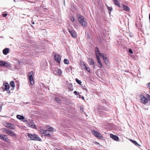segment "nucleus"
<instances>
[{"instance_id": "obj_1", "label": "nucleus", "mask_w": 150, "mask_h": 150, "mask_svg": "<svg viewBox=\"0 0 150 150\" xmlns=\"http://www.w3.org/2000/svg\"><path fill=\"white\" fill-rule=\"evenodd\" d=\"M78 21L80 24L84 27H86L87 25V23L86 19L81 15L78 16Z\"/></svg>"}, {"instance_id": "obj_2", "label": "nucleus", "mask_w": 150, "mask_h": 150, "mask_svg": "<svg viewBox=\"0 0 150 150\" xmlns=\"http://www.w3.org/2000/svg\"><path fill=\"white\" fill-rule=\"evenodd\" d=\"M28 136L30 140H35L38 141L40 140V138L37 135L28 134Z\"/></svg>"}, {"instance_id": "obj_3", "label": "nucleus", "mask_w": 150, "mask_h": 150, "mask_svg": "<svg viewBox=\"0 0 150 150\" xmlns=\"http://www.w3.org/2000/svg\"><path fill=\"white\" fill-rule=\"evenodd\" d=\"M33 73L32 71L30 72L28 74V78L30 82V84L33 85L34 83V81L33 78Z\"/></svg>"}, {"instance_id": "obj_4", "label": "nucleus", "mask_w": 150, "mask_h": 150, "mask_svg": "<svg viewBox=\"0 0 150 150\" xmlns=\"http://www.w3.org/2000/svg\"><path fill=\"white\" fill-rule=\"evenodd\" d=\"M139 97L140 99L141 102L143 104H146L148 103V100L147 99L146 97L144 96L142 94H140L139 95Z\"/></svg>"}, {"instance_id": "obj_5", "label": "nucleus", "mask_w": 150, "mask_h": 150, "mask_svg": "<svg viewBox=\"0 0 150 150\" xmlns=\"http://www.w3.org/2000/svg\"><path fill=\"white\" fill-rule=\"evenodd\" d=\"M0 66L4 67H11V64L9 63L8 62L0 61Z\"/></svg>"}, {"instance_id": "obj_6", "label": "nucleus", "mask_w": 150, "mask_h": 150, "mask_svg": "<svg viewBox=\"0 0 150 150\" xmlns=\"http://www.w3.org/2000/svg\"><path fill=\"white\" fill-rule=\"evenodd\" d=\"M28 126L30 127L36 129V127L35 124L33 122V120H29L27 121Z\"/></svg>"}, {"instance_id": "obj_7", "label": "nucleus", "mask_w": 150, "mask_h": 150, "mask_svg": "<svg viewBox=\"0 0 150 150\" xmlns=\"http://www.w3.org/2000/svg\"><path fill=\"white\" fill-rule=\"evenodd\" d=\"M95 52L96 58H99V56H100L102 57V54H104L100 53L98 48L97 47L95 48Z\"/></svg>"}, {"instance_id": "obj_8", "label": "nucleus", "mask_w": 150, "mask_h": 150, "mask_svg": "<svg viewBox=\"0 0 150 150\" xmlns=\"http://www.w3.org/2000/svg\"><path fill=\"white\" fill-rule=\"evenodd\" d=\"M40 132L41 133L42 135L43 136H50V133L47 130H44L41 129Z\"/></svg>"}, {"instance_id": "obj_9", "label": "nucleus", "mask_w": 150, "mask_h": 150, "mask_svg": "<svg viewBox=\"0 0 150 150\" xmlns=\"http://www.w3.org/2000/svg\"><path fill=\"white\" fill-rule=\"evenodd\" d=\"M92 132L95 137L98 138H100L102 137V135L100 134L94 130H93L92 131Z\"/></svg>"}, {"instance_id": "obj_10", "label": "nucleus", "mask_w": 150, "mask_h": 150, "mask_svg": "<svg viewBox=\"0 0 150 150\" xmlns=\"http://www.w3.org/2000/svg\"><path fill=\"white\" fill-rule=\"evenodd\" d=\"M54 58L56 62L59 63H60L61 58V55L59 54L55 55L54 56Z\"/></svg>"}, {"instance_id": "obj_11", "label": "nucleus", "mask_w": 150, "mask_h": 150, "mask_svg": "<svg viewBox=\"0 0 150 150\" xmlns=\"http://www.w3.org/2000/svg\"><path fill=\"white\" fill-rule=\"evenodd\" d=\"M5 126L10 129H14L15 128V126L13 124L11 123H6L5 125Z\"/></svg>"}, {"instance_id": "obj_12", "label": "nucleus", "mask_w": 150, "mask_h": 150, "mask_svg": "<svg viewBox=\"0 0 150 150\" xmlns=\"http://www.w3.org/2000/svg\"><path fill=\"white\" fill-rule=\"evenodd\" d=\"M68 31L69 33L70 34L71 36L74 38H76L77 36V35L75 32L73 30H71L70 29H68Z\"/></svg>"}, {"instance_id": "obj_13", "label": "nucleus", "mask_w": 150, "mask_h": 150, "mask_svg": "<svg viewBox=\"0 0 150 150\" xmlns=\"http://www.w3.org/2000/svg\"><path fill=\"white\" fill-rule=\"evenodd\" d=\"M2 88L4 89V90L6 91H8L9 88V84L7 83H5L3 85Z\"/></svg>"}, {"instance_id": "obj_14", "label": "nucleus", "mask_w": 150, "mask_h": 150, "mask_svg": "<svg viewBox=\"0 0 150 150\" xmlns=\"http://www.w3.org/2000/svg\"><path fill=\"white\" fill-rule=\"evenodd\" d=\"M122 7L123 10L127 11H129L130 10L129 7L123 4H122Z\"/></svg>"}, {"instance_id": "obj_15", "label": "nucleus", "mask_w": 150, "mask_h": 150, "mask_svg": "<svg viewBox=\"0 0 150 150\" xmlns=\"http://www.w3.org/2000/svg\"><path fill=\"white\" fill-rule=\"evenodd\" d=\"M105 54H102V58L104 61L105 64L106 65H108L109 63V61L108 58L106 57H105Z\"/></svg>"}, {"instance_id": "obj_16", "label": "nucleus", "mask_w": 150, "mask_h": 150, "mask_svg": "<svg viewBox=\"0 0 150 150\" xmlns=\"http://www.w3.org/2000/svg\"><path fill=\"white\" fill-rule=\"evenodd\" d=\"M110 137L112 138L113 139L115 140V141H118L119 139L118 137L116 136L115 135L113 134H110Z\"/></svg>"}, {"instance_id": "obj_17", "label": "nucleus", "mask_w": 150, "mask_h": 150, "mask_svg": "<svg viewBox=\"0 0 150 150\" xmlns=\"http://www.w3.org/2000/svg\"><path fill=\"white\" fill-rule=\"evenodd\" d=\"M9 49L8 48H6L4 49L3 51V54L5 55H6L9 52Z\"/></svg>"}, {"instance_id": "obj_18", "label": "nucleus", "mask_w": 150, "mask_h": 150, "mask_svg": "<svg viewBox=\"0 0 150 150\" xmlns=\"http://www.w3.org/2000/svg\"><path fill=\"white\" fill-rule=\"evenodd\" d=\"M97 59L98 60V64L99 65V67L100 68H102L103 67V65L101 62V60L99 58H97Z\"/></svg>"}, {"instance_id": "obj_19", "label": "nucleus", "mask_w": 150, "mask_h": 150, "mask_svg": "<svg viewBox=\"0 0 150 150\" xmlns=\"http://www.w3.org/2000/svg\"><path fill=\"white\" fill-rule=\"evenodd\" d=\"M16 117L17 119L19 120H23L25 118L24 117L20 115H17L16 116Z\"/></svg>"}, {"instance_id": "obj_20", "label": "nucleus", "mask_w": 150, "mask_h": 150, "mask_svg": "<svg viewBox=\"0 0 150 150\" xmlns=\"http://www.w3.org/2000/svg\"><path fill=\"white\" fill-rule=\"evenodd\" d=\"M56 72L57 73V75L59 76H60L62 74V71L60 69H58L56 71Z\"/></svg>"}, {"instance_id": "obj_21", "label": "nucleus", "mask_w": 150, "mask_h": 150, "mask_svg": "<svg viewBox=\"0 0 150 150\" xmlns=\"http://www.w3.org/2000/svg\"><path fill=\"white\" fill-rule=\"evenodd\" d=\"M11 136H13L14 137H16V135L15 134V133L13 131H11L10 132V133L9 134Z\"/></svg>"}, {"instance_id": "obj_22", "label": "nucleus", "mask_w": 150, "mask_h": 150, "mask_svg": "<svg viewBox=\"0 0 150 150\" xmlns=\"http://www.w3.org/2000/svg\"><path fill=\"white\" fill-rule=\"evenodd\" d=\"M113 2L115 5H117L119 7H120V5L119 4L117 0H113Z\"/></svg>"}, {"instance_id": "obj_23", "label": "nucleus", "mask_w": 150, "mask_h": 150, "mask_svg": "<svg viewBox=\"0 0 150 150\" xmlns=\"http://www.w3.org/2000/svg\"><path fill=\"white\" fill-rule=\"evenodd\" d=\"M106 6L107 7V9L109 13H110L111 12V11L112 10V7H110L108 6V5H106Z\"/></svg>"}, {"instance_id": "obj_24", "label": "nucleus", "mask_w": 150, "mask_h": 150, "mask_svg": "<svg viewBox=\"0 0 150 150\" xmlns=\"http://www.w3.org/2000/svg\"><path fill=\"white\" fill-rule=\"evenodd\" d=\"M130 140L134 144L136 145H139L140 146V145L139 144L135 141L134 140H133L132 139H130Z\"/></svg>"}, {"instance_id": "obj_25", "label": "nucleus", "mask_w": 150, "mask_h": 150, "mask_svg": "<svg viewBox=\"0 0 150 150\" xmlns=\"http://www.w3.org/2000/svg\"><path fill=\"white\" fill-rule=\"evenodd\" d=\"M6 136V135L3 134V135H1L0 134V139L4 140L6 138L5 137Z\"/></svg>"}, {"instance_id": "obj_26", "label": "nucleus", "mask_w": 150, "mask_h": 150, "mask_svg": "<svg viewBox=\"0 0 150 150\" xmlns=\"http://www.w3.org/2000/svg\"><path fill=\"white\" fill-rule=\"evenodd\" d=\"M89 63L90 65H93L94 64V62L92 59H89Z\"/></svg>"}, {"instance_id": "obj_27", "label": "nucleus", "mask_w": 150, "mask_h": 150, "mask_svg": "<svg viewBox=\"0 0 150 150\" xmlns=\"http://www.w3.org/2000/svg\"><path fill=\"white\" fill-rule=\"evenodd\" d=\"M10 85L12 87L14 88L15 86V84L13 81H11L10 82Z\"/></svg>"}, {"instance_id": "obj_28", "label": "nucleus", "mask_w": 150, "mask_h": 150, "mask_svg": "<svg viewBox=\"0 0 150 150\" xmlns=\"http://www.w3.org/2000/svg\"><path fill=\"white\" fill-rule=\"evenodd\" d=\"M55 100L58 103H60L61 102V100L59 98H55Z\"/></svg>"}, {"instance_id": "obj_29", "label": "nucleus", "mask_w": 150, "mask_h": 150, "mask_svg": "<svg viewBox=\"0 0 150 150\" xmlns=\"http://www.w3.org/2000/svg\"><path fill=\"white\" fill-rule=\"evenodd\" d=\"M47 130L50 133V132H52L53 131V130H54V129L52 127H50L49 128H48L47 129Z\"/></svg>"}, {"instance_id": "obj_30", "label": "nucleus", "mask_w": 150, "mask_h": 150, "mask_svg": "<svg viewBox=\"0 0 150 150\" xmlns=\"http://www.w3.org/2000/svg\"><path fill=\"white\" fill-rule=\"evenodd\" d=\"M64 62L65 64H69V61L67 59H65L64 60Z\"/></svg>"}, {"instance_id": "obj_31", "label": "nucleus", "mask_w": 150, "mask_h": 150, "mask_svg": "<svg viewBox=\"0 0 150 150\" xmlns=\"http://www.w3.org/2000/svg\"><path fill=\"white\" fill-rule=\"evenodd\" d=\"M76 82L79 85H81V81L80 80H78L76 78Z\"/></svg>"}, {"instance_id": "obj_32", "label": "nucleus", "mask_w": 150, "mask_h": 150, "mask_svg": "<svg viewBox=\"0 0 150 150\" xmlns=\"http://www.w3.org/2000/svg\"><path fill=\"white\" fill-rule=\"evenodd\" d=\"M70 19L72 22H74L75 20L74 18L73 17H70Z\"/></svg>"}, {"instance_id": "obj_33", "label": "nucleus", "mask_w": 150, "mask_h": 150, "mask_svg": "<svg viewBox=\"0 0 150 150\" xmlns=\"http://www.w3.org/2000/svg\"><path fill=\"white\" fill-rule=\"evenodd\" d=\"M84 69L86 70L87 71H88L89 72H90V69L88 68V67H87L86 66H85L84 68Z\"/></svg>"}, {"instance_id": "obj_34", "label": "nucleus", "mask_w": 150, "mask_h": 150, "mask_svg": "<svg viewBox=\"0 0 150 150\" xmlns=\"http://www.w3.org/2000/svg\"><path fill=\"white\" fill-rule=\"evenodd\" d=\"M8 129H7L6 128H4L3 129V131L5 132V133L6 134L7 132L8 131Z\"/></svg>"}, {"instance_id": "obj_35", "label": "nucleus", "mask_w": 150, "mask_h": 150, "mask_svg": "<svg viewBox=\"0 0 150 150\" xmlns=\"http://www.w3.org/2000/svg\"><path fill=\"white\" fill-rule=\"evenodd\" d=\"M74 93L76 95H79V92H77L76 91H74Z\"/></svg>"}, {"instance_id": "obj_36", "label": "nucleus", "mask_w": 150, "mask_h": 150, "mask_svg": "<svg viewBox=\"0 0 150 150\" xmlns=\"http://www.w3.org/2000/svg\"><path fill=\"white\" fill-rule=\"evenodd\" d=\"M4 140L5 141L7 142H9V140L8 139V138H5V139Z\"/></svg>"}, {"instance_id": "obj_37", "label": "nucleus", "mask_w": 150, "mask_h": 150, "mask_svg": "<svg viewBox=\"0 0 150 150\" xmlns=\"http://www.w3.org/2000/svg\"><path fill=\"white\" fill-rule=\"evenodd\" d=\"M146 97L149 99V100L150 101V96L149 95V94H147L146 95Z\"/></svg>"}, {"instance_id": "obj_38", "label": "nucleus", "mask_w": 150, "mask_h": 150, "mask_svg": "<svg viewBox=\"0 0 150 150\" xmlns=\"http://www.w3.org/2000/svg\"><path fill=\"white\" fill-rule=\"evenodd\" d=\"M129 52L131 54H133V52L132 50L131 49H129Z\"/></svg>"}, {"instance_id": "obj_39", "label": "nucleus", "mask_w": 150, "mask_h": 150, "mask_svg": "<svg viewBox=\"0 0 150 150\" xmlns=\"http://www.w3.org/2000/svg\"><path fill=\"white\" fill-rule=\"evenodd\" d=\"M11 131V130L10 129H8L7 132L6 134L9 135Z\"/></svg>"}, {"instance_id": "obj_40", "label": "nucleus", "mask_w": 150, "mask_h": 150, "mask_svg": "<svg viewBox=\"0 0 150 150\" xmlns=\"http://www.w3.org/2000/svg\"><path fill=\"white\" fill-rule=\"evenodd\" d=\"M7 13H4L2 14V16L3 17H6L7 16Z\"/></svg>"}, {"instance_id": "obj_41", "label": "nucleus", "mask_w": 150, "mask_h": 150, "mask_svg": "<svg viewBox=\"0 0 150 150\" xmlns=\"http://www.w3.org/2000/svg\"><path fill=\"white\" fill-rule=\"evenodd\" d=\"M2 105H0V111H1V110L2 109Z\"/></svg>"}, {"instance_id": "obj_42", "label": "nucleus", "mask_w": 150, "mask_h": 150, "mask_svg": "<svg viewBox=\"0 0 150 150\" xmlns=\"http://www.w3.org/2000/svg\"><path fill=\"white\" fill-rule=\"evenodd\" d=\"M148 87L150 88V82L148 84Z\"/></svg>"}, {"instance_id": "obj_43", "label": "nucleus", "mask_w": 150, "mask_h": 150, "mask_svg": "<svg viewBox=\"0 0 150 150\" xmlns=\"http://www.w3.org/2000/svg\"><path fill=\"white\" fill-rule=\"evenodd\" d=\"M79 96V98H81V95L80 94H79V95H78Z\"/></svg>"}, {"instance_id": "obj_44", "label": "nucleus", "mask_w": 150, "mask_h": 150, "mask_svg": "<svg viewBox=\"0 0 150 150\" xmlns=\"http://www.w3.org/2000/svg\"><path fill=\"white\" fill-rule=\"evenodd\" d=\"M81 98L83 100H84V97L83 96H82L81 97Z\"/></svg>"}, {"instance_id": "obj_45", "label": "nucleus", "mask_w": 150, "mask_h": 150, "mask_svg": "<svg viewBox=\"0 0 150 150\" xmlns=\"http://www.w3.org/2000/svg\"><path fill=\"white\" fill-rule=\"evenodd\" d=\"M149 19L150 20V13L149 14Z\"/></svg>"}, {"instance_id": "obj_46", "label": "nucleus", "mask_w": 150, "mask_h": 150, "mask_svg": "<svg viewBox=\"0 0 150 150\" xmlns=\"http://www.w3.org/2000/svg\"><path fill=\"white\" fill-rule=\"evenodd\" d=\"M31 23H32L33 24H34V23H35L34 22H31Z\"/></svg>"}, {"instance_id": "obj_47", "label": "nucleus", "mask_w": 150, "mask_h": 150, "mask_svg": "<svg viewBox=\"0 0 150 150\" xmlns=\"http://www.w3.org/2000/svg\"><path fill=\"white\" fill-rule=\"evenodd\" d=\"M96 144H99V143L98 142H96Z\"/></svg>"}, {"instance_id": "obj_48", "label": "nucleus", "mask_w": 150, "mask_h": 150, "mask_svg": "<svg viewBox=\"0 0 150 150\" xmlns=\"http://www.w3.org/2000/svg\"><path fill=\"white\" fill-rule=\"evenodd\" d=\"M69 68H70V69H71V68H72V66H70L69 67Z\"/></svg>"}, {"instance_id": "obj_49", "label": "nucleus", "mask_w": 150, "mask_h": 150, "mask_svg": "<svg viewBox=\"0 0 150 150\" xmlns=\"http://www.w3.org/2000/svg\"><path fill=\"white\" fill-rule=\"evenodd\" d=\"M14 0V2H15V0Z\"/></svg>"}, {"instance_id": "obj_50", "label": "nucleus", "mask_w": 150, "mask_h": 150, "mask_svg": "<svg viewBox=\"0 0 150 150\" xmlns=\"http://www.w3.org/2000/svg\"><path fill=\"white\" fill-rule=\"evenodd\" d=\"M83 65H84V66H85V64H84Z\"/></svg>"}, {"instance_id": "obj_51", "label": "nucleus", "mask_w": 150, "mask_h": 150, "mask_svg": "<svg viewBox=\"0 0 150 150\" xmlns=\"http://www.w3.org/2000/svg\"><path fill=\"white\" fill-rule=\"evenodd\" d=\"M148 150H149L148 149Z\"/></svg>"}]
</instances>
